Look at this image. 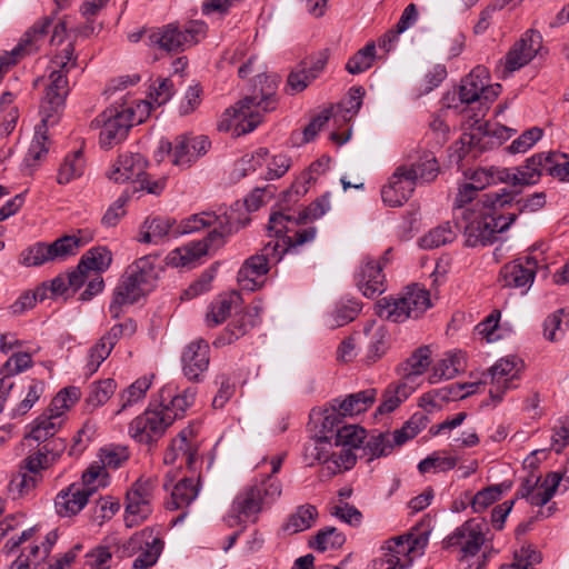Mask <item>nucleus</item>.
Segmentation results:
<instances>
[{
    "mask_svg": "<svg viewBox=\"0 0 569 569\" xmlns=\"http://www.w3.org/2000/svg\"><path fill=\"white\" fill-rule=\"evenodd\" d=\"M513 200L515 196L503 189L501 193L482 194L469 211H461L466 246L475 248L492 244L499 233L508 230L516 221L517 213H505L502 210Z\"/></svg>",
    "mask_w": 569,
    "mask_h": 569,
    "instance_id": "obj_1",
    "label": "nucleus"
},
{
    "mask_svg": "<svg viewBox=\"0 0 569 569\" xmlns=\"http://www.w3.org/2000/svg\"><path fill=\"white\" fill-rule=\"evenodd\" d=\"M157 259V254L143 256L131 263L126 270L127 273L131 274V278L136 279V281L147 291L151 289L153 281L157 278L154 266Z\"/></svg>",
    "mask_w": 569,
    "mask_h": 569,
    "instance_id": "obj_41",
    "label": "nucleus"
},
{
    "mask_svg": "<svg viewBox=\"0 0 569 569\" xmlns=\"http://www.w3.org/2000/svg\"><path fill=\"white\" fill-rule=\"evenodd\" d=\"M488 72L485 67L478 66L461 80L459 97L461 102L470 104L476 101H491L498 96L500 84H488Z\"/></svg>",
    "mask_w": 569,
    "mask_h": 569,
    "instance_id": "obj_20",
    "label": "nucleus"
},
{
    "mask_svg": "<svg viewBox=\"0 0 569 569\" xmlns=\"http://www.w3.org/2000/svg\"><path fill=\"white\" fill-rule=\"evenodd\" d=\"M463 357L462 355H447L440 359L432 368V373L429 376L430 383H437L442 379L449 380L457 376L462 370Z\"/></svg>",
    "mask_w": 569,
    "mask_h": 569,
    "instance_id": "obj_49",
    "label": "nucleus"
},
{
    "mask_svg": "<svg viewBox=\"0 0 569 569\" xmlns=\"http://www.w3.org/2000/svg\"><path fill=\"white\" fill-rule=\"evenodd\" d=\"M538 261L535 257L518 258L505 264L500 271V281L503 287L530 288L533 283Z\"/></svg>",
    "mask_w": 569,
    "mask_h": 569,
    "instance_id": "obj_26",
    "label": "nucleus"
},
{
    "mask_svg": "<svg viewBox=\"0 0 569 569\" xmlns=\"http://www.w3.org/2000/svg\"><path fill=\"white\" fill-rule=\"evenodd\" d=\"M196 387L180 389L176 383L170 382L163 386L159 392V399L154 400L157 408L166 416L171 417V425L176 419L182 418L188 408L196 400Z\"/></svg>",
    "mask_w": 569,
    "mask_h": 569,
    "instance_id": "obj_17",
    "label": "nucleus"
},
{
    "mask_svg": "<svg viewBox=\"0 0 569 569\" xmlns=\"http://www.w3.org/2000/svg\"><path fill=\"white\" fill-rule=\"evenodd\" d=\"M522 361L515 356L499 359L489 370L492 387L489 390L495 401H500L508 389L516 387L513 381L519 378Z\"/></svg>",
    "mask_w": 569,
    "mask_h": 569,
    "instance_id": "obj_24",
    "label": "nucleus"
},
{
    "mask_svg": "<svg viewBox=\"0 0 569 569\" xmlns=\"http://www.w3.org/2000/svg\"><path fill=\"white\" fill-rule=\"evenodd\" d=\"M428 421V417L425 413L416 412L400 429L392 432H372L366 438L367 440L362 447L363 456L370 462L391 455L397 447H401L423 430Z\"/></svg>",
    "mask_w": 569,
    "mask_h": 569,
    "instance_id": "obj_8",
    "label": "nucleus"
},
{
    "mask_svg": "<svg viewBox=\"0 0 569 569\" xmlns=\"http://www.w3.org/2000/svg\"><path fill=\"white\" fill-rule=\"evenodd\" d=\"M469 179V184L473 186L477 190H482L488 186L497 183H507L510 180L509 169L499 167L479 168L475 170Z\"/></svg>",
    "mask_w": 569,
    "mask_h": 569,
    "instance_id": "obj_45",
    "label": "nucleus"
},
{
    "mask_svg": "<svg viewBox=\"0 0 569 569\" xmlns=\"http://www.w3.org/2000/svg\"><path fill=\"white\" fill-rule=\"evenodd\" d=\"M453 239L455 232L447 223L430 230L419 240V244L423 249H435L453 241Z\"/></svg>",
    "mask_w": 569,
    "mask_h": 569,
    "instance_id": "obj_63",
    "label": "nucleus"
},
{
    "mask_svg": "<svg viewBox=\"0 0 569 569\" xmlns=\"http://www.w3.org/2000/svg\"><path fill=\"white\" fill-rule=\"evenodd\" d=\"M176 221L169 217L154 216L148 217L140 227L138 241L141 243H159L167 238L173 230Z\"/></svg>",
    "mask_w": 569,
    "mask_h": 569,
    "instance_id": "obj_36",
    "label": "nucleus"
},
{
    "mask_svg": "<svg viewBox=\"0 0 569 569\" xmlns=\"http://www.w3.org/2000/svg\"><path fill=\"white\" fill-rule=\"evenodd\" d=\"M376 56L373 42L367 43L362 49L349 58L346 69L351 74H358L371 68Z\"/></svg>",
    "mask_w": 569,
    "mask_h": 569,
    "instance_id": "obj_56",
    "label": "nucleus"
},
{
    "mask_svg": "<svg viewBox=\"0 0 569 569\" xmlns=\"http://www.w3.org/2000/svg\"><path fill=\"white\" fill-rule=\"evenodd\" d=\"M151 387V378L143 376L138 378L128 388H126L119 396L120 409L117 413L127 409L128 407L137 403L144 398L147 391Z\"/></svg>",
    "mask_w": 569,
    "mask_h": 569,
    "instance_id": "obj_52",
    "label": "nucleus"
},
{
    "mask_svg": "<svg viewBox=\"0 0 569 569\" xmlns=\"http://www.w3.org/2000/svg\"><path fill=\"white\" fill-rule=\"evenodd\" d=\"M240 302L241 298L237 292L219 296L210 305L207 313L208 325L213 327L222 323L230 316L231 311L239 307Z\"/></svg>",
    "mask_w": 569,
    "mask_h": 569,
    "instance_id": "obj_40",
    "label": "nucleus"
},
{
    "mask_svg": "<svg viewBox=\"0 0 569 569\" xmlns=\"http://www.w3.org/2000/svg\"><path fill=\"white\" fill-rule=\"evenodd\" d=\"M542 37L538 31L528 30L506 56V69L510 72L528 64L538 53Z\"/></svg>",
    "mask_w": 569,
    "mask_h": 569,
    "instance_id": "obj_27",
    "label": "nucleus"
},
{
    "mask_svg": "<svg viewBox=\"0 0 569 569\" xmlns=\"http://www.w3.org/2000/svg\"><path fill=\"white\" fill-rule=\"evenodd\" d=\"M511 488L510 482H502L500 485L488 487L479 492L472 499V508L476 512H480L486 509L488 506L496 502L500 499V496L503 491L509 490Z\"/></svg>",
    "mask_w": 569,
    "mask_h": 569,
    "instance_id": "obj_62",
    "label": "nucleus"
},
{
    "mask_svg": "<svg viewBox=\"0 0 569 569\" xmlns=\"http://www.w3.org/2000/svg\"><path fill=\"white\" fill-rule=\"evenodd\" d=\"M542 172H547V153H536L528 158L523 166L515 168L513 171L509 169L510 180L508 183L512 186L536 184Z\"/></svg>",
    "mask_w": 569,
    "mask_h": 569,
    "instance_id": "obj_34",
    "label": "nucleus"
},
{
    "mask_svg": "<svg viewBox=\"0 0 569 569\" xmlns=\"http://www.w3.org/2000/svg\"><path fill=\"white\" fill-rule=\"evenodd\" d=\"M431 351L428 347L418 348L399 368L401 381L417 389L419 379L430 366Z\"/></svg>",
    "mask_w": 569,
    "mask_h": 569,
    "instance_id": "obj_35",
    "label": "nucleus"
},
{
    "mask_svg": "<svg viewBox=\"0 0 569 569\" xmlns=\"http://www.w3.org/2000/svg\"><path fill=\"white\" fill-rule=\"evenodd\" d=\"M92 239L93 234L88 230H78L51 243L37 242L21 253V262L27 267H38L51 261H63L76 256Z\"/></svg>",
    "mask_w": 569,
    "mask_h": 569,
    "instance_id": "obj_6",
    "label": "nucleus"
},
{
    "mask_svg": "<svg viewBox=\"0 0 569 569\" xmlns=\"http://www.w3.org/2000/svg\"><path fill=\"white\" fill-rule=\"evenodd\" d=\"M53 466L47 455L38 447L30 451L24 459L21 460L19 469L21 472L20 482L17 485L21 493H27L41 481V471Z\"/></svg>",
    "mask_w": 569,
    "mask_h": 569,
    "instance_id": "obj_28",
    "label": "nucleus"
},
{
    "mask_svg": "<svg viewBox=\"0 0 569 569\" xmlns=\"http://www.w3.org/2000/svg\"><path fill=\"white\" fill-rule=\"evenodd\" d=\"M214 228L209 232V241L212 243L224 242V238L238 232L250 222L248 210L239 201L229 208H219L216 212Z\"/></svg>",
    "mask_w": 569,
    "mask_h": 569,
    "instance_id": "obj_18",
    "label": "nucleus"
},
{
    "mask_svg": "<svg viewBox=\"0 0 569 569\" xmlns=\"http://www.w3.org/2000/svg\"><path fill=\"white\" fill-rule=\"evenodd\" d=\"M149 113V103L141 101L136 108L129 103L112 104L103 110L92 122L99 128V144L102 149H111L122 142L132 126L141 123Z\"/></svg>",
    "mask_w": 569,
    "mask_h": 569,
    "instance_id": "obj_3",
    "label": "nucleus"
},
{
    "mask_svg": "<svg viewBox=\"0 0 569 569\" xmlns=\"http://www.w3.org/2000/svg\"><path fill=\"white\" fill-rule=\"evenodd\" d=\"M148 291L141 287L131 274L127 272L116 287L113 297L109 306V312L112 318H119L121 308L124 305H132L144 296Z\"/></svg>",
    "mask_w": 569,
    "mask_h": 569,
    "instance_id": "obj_32",
    "label": "nucleus"
},
{
    "mask_svg": "<svg viewBox=\"0 0 569 569\" xmlns=\"http://www.w3.org/2000/svg\"><path fill=\"white\" fill-rule=\"evenodd\" d=\"M47 298V287L42 286L37 288L34 291L28 290L22 292L17 300L10 305L9 310L12 315H22L26 311L32 309L37 301H42Z\"/></svg>",
    "mask_w": 569,
    "mask_h": 569,
    "instance_id": "obj_61",
    "label": "nucleus"
},
{
    "mask_svg": "<svg viewBox=\"0 0 569 569\" xmlns=\"http://www.w3.org/2000/svg\"><path fill=\"white\" fill-rule=\"evenodd\" d=\"M210 363V347L204 339H196L187 345L181 355V365L184 377L199 382Z\"/></svg>",
    "mask_w": 569,
    "mask_h": 569,
    "instance_id": "obj_25",
    "label": "nucleus"
},
{
    "mask_svg": "<svg viewBox=\"0 0 569 569\" xmlns=\"http://www.w3.org/2000/svg\"><path fill=\"white\" fill-rule=\"evenodd\" d=\"M162 548V540L158 536H154L151 529H143L142 531L133 535L126 546V550L130 552L140 551L132 562V567L134 569H147L152 567L157 562Z\"/></svg>",
    "mask_w": 569,
    "mask_h": 569,
    "instance_id": "obj_21",
    "label": "nucleus"
},
{
    "mask_svg": "<svg viewBox=\"0 0 569 569\" xmlns=\"http://www.w3.org/2000/svg\"><path fill=\"white\" fill-rule=\"evenodd\" d=\"M86 160L81 149L68 153L61 163L57 182L59 184H67L73 179L81 177L84 172Z\"/></svg>",
    "mask_w": 569,
    "mask_h": 569,
    "instance_id": "obj_44",
    "label": "nucleus"
},
{
    "mask_svg": "<svg viewBox=\"0 0 569 569\" xmlns=\"http://www.w3.org/2000/svg\"><path fill=\"white\" fill-rule=\"evenodd\" d=\"M487 523L482 519H470L458 527L446 540L447 547H459L462 558L478 553L485 542Z\"/></svg>",
    "mask_w": 569,
    "mask_h": 569,
    "instance_id": "obj_19",
    "label": "nucleus"
},
{
    "mask_svg": "<svg viewBox=\"0 0 569 569\" xmlns=\"http://www.w3.org/2000/svg\"><path fill=\"white\" fill-rule=\"evenodd\" d=\"M92 490L82 489L78 483H71L61 490L56 499V511L60 517H71L79 513L88 503Z\"/></svg>",
    "mask_w": 569,
    "mask_h": 569,
    "instance_id": "obj_31",
    "label": "nucleus"
},
{
    "mask_svg": "<svg viewBox=\"0 0 569 569\" xmlns=\"http://www.w3.org/2000/svg\"><path fill=\"white\" fill-rule=\"evenodd\" d=\"M365 333L369 336L366 360L373 363L382 358L390 346V337L385 327L365 328Z\"/></svg>",
    "mask_w": 569,
    "mask_h": 569,
    "instance_id": "obj_43",
    "label": "nucleus"
},
{
    "mask_svg": "<svg viewBox=\"0 0 569 569\" xmlns=\"http://www.w3.org/2000/svg\"><path fill=\"white\" fill-rule=\"evenodd\" d=\"M158 488L156 477H140L127 492L124 522L129 528L141 525L153 511Z\"/></svg>",
    "mask_w": 569,
    "mask_h": 569,
    "instance_id": "obj_13",
    "label": "nucleus"
},
{
    "mask_svg": "<svg viewBox=\"0 0 569 569\" xmlns=\"http://www.w3.org/2000/svg\"><path fill=\"white\" fill-rule=\"evenodd\" d=\"M210 148L204 136H178L173 142L161 140L159 149L170 156L172 164L181 169L190 168Z\"/></svg>",
    "mask_w": 569,
    "mask_h": 569,
    "instance_id": "obj_14",
    "label": "nucleus"
},
{
    "mask_svg": "<svg viewBox=\"0 0 569 569\" xmlns=\"http://www.w3.org/2000/svg\"><path fill=\"white\" fill-rule=\"evenodd\" d=\"M216 212L203 211L200 213L191 214L181 221L174 234H187L202 230L206 227L214 228Z\"/></svg>",
    "mask_w": 569,
    "mask_h": 569,
    "instance_id": "obj_57",
    "label": "nucleus"
},
{
    "mask_svg": "<svg viewBox=\"0 0 569 569\" xmlns=\"http://www.w3.org/2000/svg\"><path fill=\"white\" fill-rule=\"evenodd\" d=\"M418 183L407 170V164H400L381 189L385 204L391 208L401 207L412 196Z\"/></svg>",
    "mask_w": 569,
    "mask_h": 569,
    "instance_id": "obj_23",
    "label": "nucleus"
},
{
    "mask_svg": "<svg viewBox=\"0 0 569 569\" xmlns=\"http://www.w3.org/2000/svg\"><path fill=\"white\" fill-rule=\"evenodd\" d=\"M457 465V458L452 456H443L440 452H433L418 465V470L421 473L427 472H443L451 470Z\"/></svg>",
    "mask_w": 569,
    "mask_h": 569,
    "instance_id": "obj_60",
    "label": "nucleus"
},
{
    "mask_svg": "<svg viewBox=\"0 0 569 569\" xmlns=\"http://www.w3.org/2000/svg\"><path fill=\"white\" fill-rule=\"evenodd\" d=\"M112 262V252L107 247H93L89 249L80 259V268L98 273L109 269Z\"/></svg>",
    "mask_w": 569,
    "mask_h": 569,
    "instance_id": "obj_51",
    "label": "nucleus"
},
{
    "mask_svg": "<svg viewBox=\"0 0 569 569\" xmlns=\"http://www.w3.org/2000/svg\"><path fill=\"white\" fill-rule=\"evenodd\" d=\"M80 397L81 391L78 387L71 386L60 390L52 399L48 411L34 420L27 438L40 442L54 436L63 423L64 412L79 401Z\"/></svg>",
    "mask_w": 569,
    "mask_h": 569,
    "instance_id": "obj_11",
    "label": "nucleus"
},
{
    "mask_svg": "<svg viewBox=\"0 0 569 569\" xmlns=\"http://www.w3.org/2000/svg\"><path fill=\"white\" fill-rule=\"evenodd\" d=\"M219 243L209 241V234L200 241H194L172 251L170 261L172 264L179 267H188L194 264L203 256H206L211 248H218Z\"/></svg>",
    "mask_w": 569,
    "mask_h": 569,
    "instance_id": "obj_38",
    "label": "nucleus"
},
{
    "mask_svg": "<svg viewBox=\"0 0 569 569\" xmlns=\"http://www.w3.org/2000/svg\"><path fill=\"white\" fill-rule=\"evenodd\" d=\"M356 282L359 290L368 298L382 293L385 291V274L380 262L368 259L357 272Z\"/></svg>",
    "mask_w": 569,
    "mask_h": 569,
    "instance_id": "obj_33",
    "label": "nucleus"
},
{
    "mask_svg": "<svg viewBox=\"0 0 569 569\" xmlns=\"http://www.w3.org/2000/svg\"><path fill=\"white\" fill-rule=\"evenodd\" d=\"M318 511L315 506H300L297 508L296 512L289 517L284 529L290 531L291 533H297L307 530L316 521Z\"/></svg>",
    "mask_w": 569,
    "mask_h": 569,
    "instance_id": "obj_53",
    "label": "nucleus"
},
{
    "mask_svg": "<svg viewBox=\"0 0 569 569\" xmlns=\"http://www.w3.org/2000/svg\"><path fill=\"white\" fill-rule=\"evenodd\" d=\"M198 493V482L192 478H183L173 487L167 508L170 510L187 508L197 498Z\"/></svg>",
    "mask_w": 569,
    "mask_h": 569,
    "instance_id": "obj_42",
    "label": "nucleus"
},
{
    "mask_svg": "<svg viewBox=\"0 0 569 569\" xmlns=\"http://www.w3.org/2000/svg\"><path fill=\"white\" fill-rule=\"evenodd\" d=\"M335 442L328 435H321L311 439L305 446V460L309 466L321 463L320 477L330 479L336 475L350 470L357 461L356 453L350 449L333 451Z\"/></svg>",
    "mask_w": 569,
    "mask_h": 569,
    "instance_id": "obj_7",
    "label": "nucleus"
},
{
    "mask_svg": "<svg viewBox=\"0 0 569 569\" xmlns=\"http://www.w3.org/2000/svg\"><path fill=\"white\" fill-rule=\"evenodd\" d=\"M282 485L271 475H260L234 498L232 509L246 519L257 521L258 515L270 508L281 496Z\"/></svg>",
    "mask_w": 569,
    "mask_h": 569,
    "instance_id": "obj_5",
    "label": "nucleus"
},
{
    "mask_svg": "<svg viewBox=\"0 0 569 569\" xmlns=\"http://www.w3.org/2000/svg\"><path fill=\"white\" fill-rule=\"evenodd\" d=\"M171 426V417L166 416L151 402L143 413L136 417L129 425V435L139 443H156Z\"/></svg>",
    "mask_w": 569,
    "mask_h": 569,
    "instance_id": "obj_15",
    "label": "nucleus"
},
{
    "mask_svg": "<svg viewBox=\"0 0 569 569\" xmlns=\"http://www.w3.org/2000/svg\"><path fill=\"white\" fill-rule=\"evenodd\" d=\"M193 429L184 428L171 441L170 448L180 456V466L184 463L191 468L196 460L197 448L193 443Z\"/></svg>",
    "mask_w": 569,
    "mask_h": 569,
    "instance_id": "obj_47",
    "label": "nucleus"
},
{
    "mask_svg": "<svg viewBox=\"0 0 569 569\" xmlns=\"http://www.w3.org/2000/svg\"><path fill=\"white\" fill-rule=\"evenodd\" d=\"M269 271L266 258L254 254L248 258L238 271L237 279L244 290L254 291L260 286V279Z\"/></svg>",
    "mask_w": 569,
    "mask_h": 569,
    "instance_id": "obj_37",
    "label": "nucleus"
},
{
    "mask_svg": "<svg viewBox=\"0 0 569 569\" xmlns=\"http://www.w3.org/2000/svg\"><path fill=\"white\" fill-rule=\"evenodd\" d=\"M565 310L559 309L548 316L543 321V336L549 341L561 339L569 328V319L563 320Z\"/></svg>",
    "mask_w": 569,
    "mask_h": 569,
    "instance_id": "obj_59",
    "label": "nucleus"
},
{
    "mask_svg": "<svg viewBox=\"0 0 569 569\" xmlns=\"http://www.w3.org/2000/svg\"><path fill=\"white\" fill-rule=\"evenodd\" d=\"M367 438L366 430L357 425H348L338 428L335 433V446L341 449H361Z\"/></svg>",
    "mask_w": 569,
    "mask_h": 569,
    "instance_id": "obj_50",
    "label": "nucleus"
},
{
    "mask_svg": "<svg viewBox=\"0 0 569 569\" xmlns=\"http://www.w3.org/2000/svg\"><path fill=\"white\" fill-rule=\"evenodd\" d=\"M331 208L330 193L326 192L316 199L309 207L296 210L281 206L279 210L270 216V229L281 232L286 229L284 222H292V226L305 223L308 219H319Z\"/></svg>",
    "mask_w": 569,
    "mask_h": 569,
    "instance_id": "obj_16",
    "label": "nucleus"
},
{
    "mask_svg": "<svg viewBox=\"0 0 569 569\" xmlns=\"http://www.w3.org/2000/svg\"><path fill=\"white\" fill-rule=\"evenodd\" d=\"M376 396V389L370 388L351 393L343 400L335 399L333 403L343 417H352L368 410L373 405Z\"/></svg>",
    "mask_w": 569,
    "mask_h": 569,
    "instance_id": "obj_39",
    "label": "nucleus"
},
{
    "mask_svg": "<svg viewBox=\"0 0 569 569\" xmlns=\"http://www.w3.org/2000/svg\"><path fill=\"white\" fill-rule=\"evenodd\" d=\"M277 76L257 74L251 93L222 113L218 129L229 131L237 124L242 133L253 131L262 121L263 114L277 108Z\"/></svg>",
    "mask_w": 569,
    "mask_h": 569,
    "instance_id": "obj_2",
    "label": "nucleus"
},
{
    "mask_svg": "<svg viewBox=\"0 0 569 569\" xmlns=\"http://www.w3.org/2000/svg\"><path fill=\"white\" fill-rule=\"evenodd\" d=\"M430 306L429 291L419 284H412L398 298L380 299L376 309L381 319L399 323L409 318L420 317Z\"/></svg>",
    "mask_w": 569,
    "mask_h": 569,
    "instance_id": "obj_9",
    "label": "nucleus"
},
{
    "mask_svg": "<svg viewBox=\"0 0 569 569\" xmlns=\"http://www.w3.org/2000/svg\"><path fill=\"white\" fill-rule=\"evenodd\" d=\"M427 539L406 533L387 540L380 548L381 555L372 561V569H409L416 553H422Z\"/></svg>",
    "mask_w": 569,
    "mask_h": 569,
    "instance_id": "obj_12",
    "label": "nucleus"
},
{
    "mask_svg": "<svg viewBox=\"0 0 569 569\" xmlns=\"http://www.w3.org/2000/svg\"><path fill=\"white\" fill-rule=\"evenodd\" d=\"M411 160L407 170L413 177L418 186L433 182L440 173V164L436 154L426 149L417 150L416 156H409Z\"/></svg>",
    "mask_w": 569,
    "mask_h": 569,
    "instance_id": "obj_30",
    "label": "nucleus"
},
{
    "mask_svg": "<svg viewBox=\"0 0 569 569\" xmlns=\"http://www.w3.org/2000/svg\"><path fill=\"white\" fill-rule=\"evenodd\" d=\"M415 391L411 386L400 381L398 385H390L382 395V401L377 411L380 415L392 412L401 402L407 400Z\"/></svg>",
    "mask_w": 569,
    "mask_h": 569,
    "instance_id": "obj_48",
    "label": "nucleus"
},
{
    "mask_svg": "<svg viewBox=\"0 0 569 569\" xmlns=\"http://www.w3.org/2000/svg\"><path fill=\"white\" fill-rule=\"evenodd\" d=\"M32 366L31 355L22 351H14L1 367V375L12 379Z\"/></svg>",
    "mask_w": 569,
    "mask_h": 569,
    "instance_id": "obj_64",
    "label": "nucleus"
},
{
    "mask_svg": "<svg viewBox=\"0 0 569 569\" xmlns=\"http://www.w3.org/2000/svg\"><path fill=\"white\" fill-rule=\"evenodd\" d=\"M346 542V536L335 527H326L318 531L310 547L323 552L328 549H338Z\"/></svg>",
    "mask_w": 569,
    "mask_h": 569,
    "instance_id": "obj_54",
    "label": "nucleus"
},
{
    "mask_svg": "<svg viewBox=\"0 0 569 569\" xmlns=\"http://www.w3.org/2000/svg\"><path fill=\"white\" fill-rule=\"evenodd\" d=\"M541 560V553L532 546H522L520 550L515 551L513 561L502 565L500 569H535V565Z\"/></svg>",
    "mask_w": 569,
    "mask_h": 569,
    "instance_id": "obj_58",
    "label": "nucleus"
},
{
    "mask_svg": "<svg viewBox=\"0 0 569 569\" xmlns=\"http://www.w3.org/2000/svg\"><path fill=\"white\" fill-rule=\"evenodd\" d=\"M476 123L477 126L472 128L471 132L462 134L461 142L480 151L499 147L515 132V130L499 123H478V120Z\"/></svg>",
    "mask_w": 569,
    "mask_h": 569,
    "instance_id": "obj_22",
    "label": "nucleus"
},
{
    "mask_svg": "<svg viewBox=\"0 0 569 569\" xmlns=\"http://www.w3.org/2000/svg\"><path fill=\"white\" fill-rule=\"evenodd\" d=\"M147 164L148 162L142 154L126 152L118 157L108 177L117 183L130 180L139 182L141 177L144 176Z\"/></svg>",
    "mask_w": 569,
    "mask_h": 569,
    "instance_id": "obj_29",
    "label": "nucleus"
},
{
    "mask_svg": "<svg viewBox=\"0 0 569 569\" xmlns=\"http://www.w3.org/2000/svg\"><path fill=\"white\" fill-rule=\"evenodd\" d=\"M76 67L74 44L70 42L52 58L48 68V83L41 102L43 123L52 122L50 119L64 106L70 91L68 74Z\"/></svg>",
    "mask_w": 569,
    "mask_h": 569,
    "instance_id": "obj_4",
    "label": "nucleus"
},
{
    "mask_svg": "<svg viewBox=\"0 0 569 569\" xmlns=\"http://www.w3.org/2000/svg\"><path fill=\"white\" fill-rule=\"evenodd\" d=\"M116 389L117 383L111 378L93 382L90 386L86 402L91 409L101 407L111 398Z\"/></svg>",
    "mask_w": 569,
    "mask_h": 569,
    "instance_id": "obj_55",
    "label": "nucleus"
},
{
    "mask_svg": "<svg viewBox=\"0 0 569 569\" xmlns=\"http://www.w3.org/2000/svg\"><path fill=\"white\" fill-rule=\"evenodd\" d=\"M289 224H292V222H284L286 229L276 232V230L270 229V222L268 223V230L274 233V238L263 246L259 256L266 258L269 266L279 262L286 252L291 251L289 244L284 242L286 233L290 231Z\"/></svg>",
    "mask_w": 569,
    "mask_h": 569,
    "instance_id": "obj_46",
    "label": "nucleus"
},
{
    "mask_svg": "<svg viewBox=\"0 0 569 569\" xmlns=\"http://www.w3.org/2000/svg\"><path fill=\"white\" fill-rule=\"evenodd\" d=\"M207 32L203 21L191 20L184 24L176 22L152 29L149 43L169 53H179L197 44Z\"/></svg>",
    "mask_w": 569,
    "mask_h": 569,
    "instance_id": "obj_10",
    "label": "nucleus"
}]
</instances>
